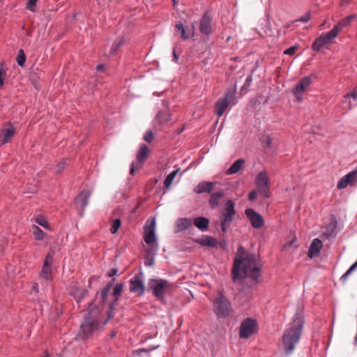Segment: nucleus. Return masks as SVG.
Segmentation results:
<instances>
[{
  "label": "nucleus",
  "instance_id": "30",
  "mask_svg": "<svg viewBox=\"0 0 357 357\" xmlns=\"http://www.w3.org/2000/svg\"><path fill=\"white\" fill-rule=\"evenodd\" d=\"M192 221L190 218H178L176 220L177 231L185 230L191 227Z\"/></svg>",
  "mask_w": 357,
  "mask_h": 357
},
{
  "label": "nucleus",
  "instance_id": "33",
  "mask_svg": "<svg viewBox=\"0 0 357 357\" xmlns=\"http://www.w3.org/2000/svg\"><path fill=\"white\" fill-rule=\"evenodd\" d=\"M159 345H153L149 347L148 349H139L133 351L135 357H141L143 354H149V352L159 348Z\"/></svg>",
  "mask_w": 357,
  "mask_h": 357
},
{
  "label": "nucleus",
  "instance_id": "6",
  "mask_svg": "<svg viewBox=\"0 0 357 357\" xmlns=\"http://www.w3.org/2000/svg\"><path fill=\"white\" fill-rule=\"evenodd\" d=\"M213 311L218 319H225L231 314V305L222 292H218L213 301Z\"/></svg>",
  "mask_w": 357,
  "mask_h": 357
},
{
  "label": "nucleus",
  "instance_id": "13",
  "mask_svg": "<svg viewBox=\"0 0 357 357\" xmlns=\"http://www.w3.org/2000/svg\"><path fill=\"white\" fill-rule=\"evenodd\" d=\"M155 220L153 218L149 222V220H147L144 227V240L147 244H153L155 241Z\"/></svg>",
  "mask_w": 357,
  "mask_h": 357
},
{
  "label": "nucleus",
  "instance_id": "36",
  "mask_svg": "<svg viewBox=\"0 0 357 357\" xmlns=\"http://www.w3.org/2000/svg\"><path fill=\"white\" fill-rule=\"evenodd\" d=\"M33 233L36 240H43L45 236V232L38 226H33Z\"/></svg>",
  "mask_w": 357,
  "mask_h": 357
},
{
  "label": "nucleus",
  "instance_id": "34",
  "mask_svg": "<svg viewBox=\"0 0 357 357\" xmlns=\"http://www.w3.org/2000/svg\"><path fill=\"white\" fill-rule=\"evenodd\" d=\"M176 31L181 33V37L183 40H186L189 38L188 34L185 31V26L181 22H176L175 24Z\"/></svg>",
  "mask_w": 357,
  "mask_h": 357
},
{
  "label": "nucleus",
  "instance_id": "24",
  "mask_svg": "<svg viewBox=\"0 0 357 357\" xmlns=\"http://www.w3.org/2000/svg\"><path fill=\"white\" fill-rule=\"evenodd\" d=\"M149 152L150 151L148 146L144 144H142L137 153L138 162L143 164L146 160Z\"/></svg>",
  "mask_w": 357,
  "mask_h": 357
},
{
  "label": "nucleus",
  "instance_id": "10",
  "mask_svg": "<svg viewBox=\"0 0 357 357\" xmlns=\"http://www.w3.org/2000/svg\"><path fill=\"white\" fill-rule=\"evenodd\" d=\"M142 278L143 273H139L138 274L135 275V276L130 280L129 289L130 292L137 294L139 296H142L144 294L145 285L143 282Z\"/></svg>",
  "mask_w": 357,
  "mask_h": 357
},
{
  "label": "nucleus",
  "instance_id": "55",
  "mask_svg": "<svg viewBox=\"0 0 357 357\" xmlns=\"http://www.w3.org/2000/svg\"><path fill=\"white\" fill-rule=\"evenodd\" d=\"M271 144H272V139L271 138V137L269 136H267L266 137V145L267 147H270L271 146Z\"/></svg>",
  "mask_w": 357,
  "mask_h": 357
},
{
  "label": "nucleus",
  "instance_id": "11",
  "mask_svg": "<svg viewBox=\"0 0 357 357\" xmlns=\"http://www.w3.org/2000/svg\"><path fill=\"white\" fill-rule=\"evenodd\" d=\"M315 77V75L306 76L301 79L296 86L293 89V93L295 97L298 100H302L303 95L306 89L312 84V77Z\"/></svg>",
  "mask_w": 357,
  "mask_h": 357
},
{
  "label": "nucleus",
  "instance_id": "15",
  "mask_svg": "<svg viewBox=\"0 0 357 357\" xmlns=\"http://www.w3.org/2000/svg\"><path fill=\"white\" fill-rule=\"evenodd\" d=\"M234 92L227 93L224 98L219 100L215 105V114L218 116H222L227 108L229 107L231 101L234 99Z\"/></svg>",
  "mask_w": 357,
  "mask_h": 357
},
{
  "label": "nucleus",
  "instance_id": "40",
  "mask_svg": "<svg viewBox=\"0 0 357 357\" xmlns=\"http://www.w3.org/2000/svg\"><path fill=\"white\" fill-rule=\"evenodd\" d=\"M349 181L346 178L345 176H343L340 178V180L337 182V188L340 190L344 189L349 185Z\"/></svg>",
  "mask_w": 357,
  "mask_h": 357
},
{
  "label": "nucleus",
  "instance_id": "37",
  "mask_svg": "<svg viewBox=\"0 0 357 357\" xmlns=\"http://www.w3.org/2000/svg\"><path fill=\"white\" fill-rule=\"evenodd\" d=\"M16 61L18 66L22 67L26 61V56L22 49H20L18 52V54L16 58Z\"/></svg>",
  "mask_w": 357,
  "mask_h": 357
},
{
  "label": "nucleus",
  "instance_id": "42",
  "mask_svg": "<svg viewBox=\"0 0 357 357\" xmlns=\"http://www.w3.org/2000/svg\"><path fill=\"white\" fill-rule=\"evenodd\" d=\"M66 167V160L65 159H62V160L59 162L56 165V173L57 174H60Z\"/></svg>",
  "mask_w": 357,
  "mask_h": 357
},
{
  "label": "nucleus",
  "instance_id": "26",
  "mask_svg": "<svg viewBox=\"0 0 357 357\" xmlns=\"http://www.w3.org/2000/svg\"><path fill=\"white\" fill-rule=\"evenodd\" d=\"M337 227V222L335 220H332L328 225L324 227V231H323V235L328 238L330 237L335 236V229Z\"/></svg>",
  "mask_w": 357,
  "mask_h": 357
},
{
  "label": "nucleus",
  "instance_id": "32",
  "mask_svg": "<svg viewBox=\"0 0 357 357\" xmlns=\"http://www.w3.org/2000/svg\"><path fill=\"white\" fill-rule=\"evenodd\" d=\"M124 43L125 40L123 38H116L112 43V45L110 48V54H115L118 52L119 48L124 44Z\"/></svg>",
  "mask_w": 357,
  "mask_h": 357
},
{
  "label": "nucleus",
  "instance_id": "64",
  "mask_svg": "<svg viewBox=\"0 0 357 357\" xmlns=\"http://www.w3.org/2000/svg\"><path fill=\"white\" fill-rule=\"evenodd\" d=\"M349 1V0H342V4L347 3Z\"/></svg>",
  "mask_w": 357,
  "mask_h": 357
},
{
  "label": "nucleus",
  "instance_id": "9",
  "mask_svg": "<svg viewBox=\"0 0 357 357\" xmlns=\"http://www.w3.org/2000/svg\"><path fill=\"white\" fill-rule=\"evenodd\" d=\"M255 183L259 192L264 197H269V178L265 171L260 172L256 176Z\"/></svg>",
  "mask_w": 357,
  "mask_h": 357
},
{
  "label": "nucleus",
  "instance_id": "63",
  "mask_svg": "<svg viewBox=\"0 0 357 357\" xmlns=\"http://www.w3.org/2000/svg\"><path fill=\"white\" fill-rule=\"evenodd\" d=\"M174 6H176L178 4V1L176 0H172Z\"/></svg>",
  "mask_w": 357,
  "mask_h": 357
},
{
  "label": "nucleus",
  "instance_id": "16",
  "mask_svg": "<svg viewBox=\"0 0 357 357\" xmlns=\"http://www.w3.org/2000/svg\"><path fill=\"white\" fill-rule=\"evenodd\" d=\"M211 17L208 13H205L199 21V32L204 36H209L213 33V29L211 26Z\"/></svg>",
  "mask_w": 357,
  "mask_h": 357
},
{
  "label": "nucleus",
  "instance_id": "8",
  "mask_svg": "<svg viewBox=\"0 0 357 357\" xmlns=\"http://www.w3.org/2000/svg\"><path fill=\"white\" fill-rule=\"evenodd\" d=\"M257 321L251 318L245 319L241 323L239 328V335L241 338L250 337L256 331Z\"/></svg>",
  "mask_w": 357,
  "mask_h": 357
},
{
  "label": "nucleus",
  "instance_id": "20",
  "mask_svg": "<svg viewBox=\"0 0 357 357\" xmlns=\"http://www.w3.org/2000/svg\"><path fill=\"white\" fill-rule=\"evenodd\" d=\"M354 18L355 15H351L342 19L336 25L333 26V28L331 30L337 36L338 33L341 31V30L348 26L352 22Z\"/></svg>",
  "mask_w": 357,
  "mask_h": 357
},
{
  "label": "nucleus",
  "instance_id": "57",
  "mask_svg": "<svg viewBox=\"0 0 357 357\" xmlns=\"http://www.w3.org/2000/svg\"><path fill=\"white\" fill-rule=\"evenodd\" d=\"M32 291L35 292H38V285L36 282H34L32 285Z\"/></svg>",
  "mask_w": 357,
  "mask_h": 357
},
{
  "label": "nucleus",
  "instance_id": "52",
  "mask_svg": "<svg viewBox=\"0 0 357 357\" xmlns=\"http://www.w3.org/2000/svg\"><path fill=\"white\" fill-rule=\"evenodd\" d=\"M257 190H252L248 195V199L250 201H254L257 197Z\"/></svg>",
  "mask_w": 357,
  "mask_h": 357
},
{
  "label": "nucleus",
  "instance_id": "41",
  "mask_svg": "<svg viewBox=\"0 0 357 357\" xmlns=\"http://www.w3.org/2000/svg\"><path fill=\"white\" fill-rule=\"evenodd\" d=\"M349 181V183L351 185L354 184L355 179L357 176V169L356 170H354L347 175L344 176Z\"/></svg>",
  "mask_w": 357,
  "mask_h": 357
},
{
  "label": "nucleus",
  "instance_id": "25",
  "mask_svg": "<svg viewBox=\"0 0 357 357\" xmlns=\"http://www.w3.org/2000/svg\"><path fill=\"white\" fill-rule=\"evenodd\" d=\"M234 216L221 213L220 227L223 232H227L233 221Z\"/></svg>",
  "mask_w": 357,
  "mask_h": 357
},
{
  "label": "nucleus",
  "instance_id": "31",
  "mask_svg": "<svg viewBox=\"0 0 357 357\" xmlns=\"http://www.w3.org/2000/svg\"><path fill=\"white\" fill-rule=\"evenodd\" d=\"M222 213L225 214H228L229 215L234 216L236 214L234 202L231 199L227 200L225 204V207Z\"/></svg>",
  "mask_w": 357,
  "mask_h": 357
},
{
  "label": "nucleus",
  "instance_id": "21",
  "mask_svg": "<svg viewBox=\"0 0 357 357\" xmlns=\"http://www.w3.org/2000/svg\"><path fill=\"white\" fill-rule=\"evenodd\" d=\"M215 183L211 181L200 182L195 189V192L197 194H202L204 192L211 193L213 189Z\"/></svg>",
  "mask_w": 357,
  "mask_h": 357
},
{
  "label": "nucleus",
  "instance_id": "19",
  "mask_svg": "<svg viewBox=\"0 0 357 357\" xmlns=\"http://www.w3.org/2000/svg\"><path fill=\"white\" fill-rule=\"evenodd\" d=\"M322 245H323L321 240L319 238H314L310 245L307 256L310 259L318 257L321 252Z\"/></svg>",
  "mask_w": 357,
  "mask_h": 357
},
{
  "label": "nucleus",
  "instance_id": "59",
  "mask_svg": "<svg viewBox=\"0 0 357 357\" xmlns=\"http://www.w3.org/2000/svg\"><path fill=\"white\" fill-rule=\"evenodd\" d=\"M195 24H196V22H194L192 23V25H191V31H192V36H194V33H195Z\"/></svg>",
  "mask_w": 357,
  "mask_h": 357
},
{
  "label": "nucleus",
  "instance_id": "28",
  "mask_svg": "<svg viewBox=\"0 0 357 357\" xmlns=\"http://www.w3.org/2000/svg\"><path fill=\"white\" fill-rule=\"evenodd\" d=\"M222 191L214 192L211 195L209 204L211 208H215L219 206V199L224 196Z\"/></svg>",
  "mask_w": 357,
  "mask_h": 357
},
{
  "label": "nucleus",
  "instance_id": "51",
  "mask_svg": "<svg viewBox=\"0 0 357 357\" xmlns=\"http://www.w3.org/2000/svg\"><path fill=\"white\" fill-rule=\"evenodd\" d=\"M119 270L116 268H114L109 270V271L107 273V277L112 278L114 275H116L118 273Z\"/></svg>",
  "mask_w": 357,
  "mask_h": 357
},
{
  "label": "nucleus",
  "instance_id": "12",
  "mask_svg": "<svg viewBox=\"0 0 357 357\" xmlns=\"http://www.w3.org/2000/svg\"><path fill=\"white\" fill-rule=\"evenodd\" d=\"M245 214L250 220L251 225L255 229H259L263 227L264 220L263 217L252 208H247Z\"/></svg>",
  "mask_w": 357,
  "mask_h": 357
},
{
  "label": "nucleus",
  "instance_id": "48",
  "mask_svg": "<svg viewBox=\"0 0 357 357\" xmlns=\"http://www.w3.org/2000/svg\"><path fill=\"white\" fill-rule=\"evenodd\" d=\"M245 255L243 248L242 246H239L237 250V257L236 258H240L241 257L244 258Z\"/></svg>",
  "mask_w": 357,
  "mask_h": 357
},
{
  "label": "nucleus",
  "instance_id": "29",
  "mask_svg": "<svg viewBox=\"0 0 357 357\" xmlns=\"http://www.w3.org/2000/svg\"><path fill=\"white\" fill-rule=\"evenodd\" d=\"M155 120L160 125H163L171 120V114L169 111H160L155 117Z\"/></svg>",
  "mask_w": 357,
  "mask_h": 357
},
{
  "label": "nucleus",
  "instance_id": "61",
  "mask_svg": "<svg viewBox=\"0 0 357 357\" xmlns=\"http://www.w3.org/2000/svg\"><path fill=\"white\" fill-rule=\"evenodd\" d=\"M116 331L112 330V331L110 332L109 337H110V338H114V337H116Z\"/></svg>",
  "mask_w": 357,
  "mask_h": 357
},
{
  "label": "nucleus",
  "instance_id": "14",
  "mask_svg": "<svg viewBox=\"0 0 357 357\" xmlns=\"http://www.w3.org/2000/svg\"><path fill=\"white\" fill-rule=\"evenodd\" d=\"M54 261L53 255L48 253L44 259L43 266L40 273L42 278L46 280H52V266Z\"/></svg>",
  "mask_w": 357,
  "mask_h": 357
},
{
  "label": "nucleus",
  "instance_id": "22",
  "mask_svg": "<svg viewBox=\"0 0 357 357\" xmlns=\"http://www.w3.org/2000/svg\"><path fill=\"white\" fill-rule=\"evenodd\" d=\"M197 243L202 245L207 246L209 248H216L218 245V241L216 238L209 236H203L202 238H199L197 241Z\"/></svg>",
  "mask_w": 357,
  "mask_h": 357
},
{
  "label": "nucleus",
  "instance_id": "2",
  "mask_svg": "<svg viewBox=\"0 0 357 357\" xmlns=\"http://www.w3.org/2000/svg\"><path fill=\"white\" fill-rule=\"evenodd\" d=\"M115 278L109 281L100 291V300L98 304L102 309H105V313L107 316V320L112 319L115 314V308L119 304V301L123 290V284L118 283L114 287L112 294L110 290L114 285Z\"/></svg>",
  "mask_w": 357,
  "mask_h": 357
},
{
  "label": "nucleus",
  "instance_id": "60",
  "mask_svg": "<svg viewBox=\"0 0 357 357\" xmlns=\"http://www.w3.org/2000/svg\"><path fill=\"white\" fill-rule=\"evenodd\" d=\"M104 68H105V66L103 64H99L96 66V70L100 71V70H103Z\"/></svg>",
  "mask_w": 357,
  "mask_h": 357
},
{
  "label": "nucleus",
  "instance_id": "43",
  "mask_svg": "<svg viewBox=\"0 0 357 357\" xmlns=\"http://www.w3.org/2000/svg\"><path fill=\"white\" fill-rule=\"evenodd\" d=\"M144 140L150 143L153 140V135L151 130H147L143 137Z\"/></svg>",
  "mask_w": 357,
  "mask_h": 357
},
{
  "label": "nucleus",
  "instance_id": "49",
  "mask_svg": "<svg viewBox=\"0 0 357 357\" xmlns=\"http://www.w3.org/2000/svg\"><path fill=\"white\" fill-rule=\"evenodd\" d=\"M6 70L2 68L0 69V89H1L3 86V79L6 76Z\"/></svg>",
  "mask_w": 357,
  "mask_h": 357
},
{
  "label": "nucleus",
  "instance_id": "54",
  "mask_svg": "<svg viewBox=\"0 0 357 357\" xmlns=\"http://www.w3.org/2000/svg\"><path fill=\"white\" fill-rule=\"evenodd\" d=\"M252 81V75H249V76L247 77L246 80H245V84H244L243 87H245V86H249L251 84Z\"/></svg>",
  "mask_w": 357,
  "mask_h": 357
},
{
  "label": "nucleus",
  "instance_id": "56",
  "mask_svg": "<svg viewBox=\"0 0 357 357\" xmlns=\"http://www.w3.org/2000/svg\"><path fill=\"white\" fill-rule=\"evenodd\" d=\"M349 275V274H347V272H346L344 274H343V275L341 276V278H340V280H341L342 282H346Z\"/></svg>",
  "mask_w": 357,
  "mask_h": 357
},
{
  "label": "nucleus",
  "instance_id": "45",
  "mask_svg": "<svg viewBox=\"0 0 357 357\" xmlns=\"http://www.w3.org/2000/svg\"><path fill=\"white\" fill-rule=\"evenodd\" d=\"M154 264V257L146 256L144 259V265L146 266H151Z\"/></svg>",
  "mask_w": 357,
  "mask_h": 357
},
{
  "label": "nucleus",
  "instance_id": "5",
  "mask_svg": "<svg viewBox=\"0 0 357 357\" xmlns=\"http://www.w3.org/2000/svg\"><path fill=\"white\" fill-rule=\"evenodd\" d=\"M172 284L165 279H149L148 281L149 289L152 291L153 296L162 303L165 301V295L168 292Z\"/></svg>",
  "mask_w": 357,
  "mask_h": 357
},
{
  "label": "nucleus",
  "instance_id": "1",
  "mask_svg": "<svg viewBox=\"0 0 357 357\" xmlns=\"http://www.w3.org/2000/svg\"><path fill=\"white\" fill-rule=\"evenodd\" d=\"M260 269L256 255L248 253L244 258H235L231 272L232 280L236 282L248 277L257 282L261 276Z\"/></svg>",
  "mask_w": 357,
  "mask_h": 357
},
{
  "label": "nucleus",
  "instance_id": "38",
  "mask_svg": "<svg viewBox=\"0 0 357 357\" xmlns=\"http://www.w3.org/2000/svg\"><path fill=\"white\" fill-rule=\"evenodd\" d=\"M34 221L44 228H48V222L42 215H38L34 218Z\"/></svg>",
  "mask_w": 357,
  "mask_h": 357
},
{
  "label": "nucleus",
  "instance_id": "17",
  "mask_svg": "<svg viewBox=\"0 0 357 357\" xmlns=\"http://www.w3.org/2000/svg\"><path fill=\"white\" fill-rule=\"evenodd\" d=\"M90 192L89 190H82L76 197L75 204L77 207L81 208L80 215H83L84 208L89 204Z\"/></svg>",
  "mask_w": 357,
  "mask_h": 357
},
{
  "label": "nucleus",
  "instance_id": "4",
  "mask_svg": "<svg viewBox=\"0 0 357 357\" xmlns=\"http://www.w3.org/2000/svg\"><path fill=\"white\" fill-rule=\"evenodd\" d=\"M100 313V310L96 307L93 303H90L88 315L85 317L84 320L80 326L78 335L82 340H86L93 336L94 334L100 331L103 326H105L109 320L107 318L102 323L98 319Z\"/></svg>",
  "mask_w": 357,
  "mask_h": 357
},
{
  "label": "nucleus",
  "instance_id": "35",
  "mask_svg": "<svg viewBox=\"0 0 357 357\" xmlns=\"http://www.w3.org/2000/svg\"><path fill=\"white\" fill-rule=\"evenodd\" d=\"M179 170H180L179 168L176 170H174L173 172H172L170 174H169L167 176V177L165 178V179L164 181V185L166 188H169L170 187V185L172 183V181H174L175 176H176V174H178Z\"/></svg>",
  "mask_w": 357,
  "mask_h": 357
},
{
  "label": "nucleus",
  "instance_id": "62",
  "mask_svg": "<svg viewBox=\"0 0 357 357\" xmlns=\"http://www.w3.org/2000/svg\"><path fill=\"white\" fill-rule=\"evenodd\" d=\"M173 56H174V61L175 62H177L178 61V56H177V55L176 54L175 50H173Z\"/></svg>",
  "mask_w": 357,
  "mask_h": 357
},
{
  "label": "nucleus",
  "instance_id": "58",
  "mask_svg": "<svg viewBox=\"0 0 357 357\" xmlns=\"http://www.w3.org/2000/svg\"><path fill=\"white\" fill-rule=\"evenodd\" d=\"M135 171V163L132 162L131 165H130V174H134Z\"/></svg>",
  "mask_w": 357,
  "mask_h": 357
},
{
  "label": "nucleus",
  "instance_id": "44",
  "mask_svg": "<svg viewBox=\"0 0 357 357\" xmlns=\"http://www.w3.org/2000/svg\"><path fill=\"white\" fill-rule=\"evenodd\" d=\"M310 17H311L310 12H307L304 15H303L300 18L297 19L296 20V22H301L306 23L310 20Z\"/></svg>",
  "mask_w": 357,
  "mask_h": 357
},
{
  "label": "nucleus",
  "instance_id": "46",
  "mask_svg": "<svg viewBox=\"0 0 357 357\" xmlns=\"http://www.w3.org/2000/svg\"><path fill=\"white\" fill-rule=\"evenodd\" d=\"M345 99H348L349 98H353L354 100H357V90H354L349 93H346L344 96Z\"/></svg>",
  "mask_w": 357,
  "mask_h": 357
},
{
  "label": "nucleus",
  "instance_id": "27",
  "mask_svg": "<svg viewBox=\"0 0 357 357\" xmlns=\"http://www.w3.org/2000/svg\"><path fill=\"white\" fill-rule=\"evenodd\" d=\"M245 163V160L240 158L237 160H236L231 166L226 171L227 175H231L236 174L239 172L241 169H242L243 165Z\"/></svg>",
  "mask_w": 357,
  "mask_h": 357
},
{
  "label": "nucleus",
  "instance_id": "53",
  "mask_svg": "<svg viewBox=\"0 0 357 357\" xmlns=\"http://www.w3.org/2000/svg\"><path fill=\"white\" fill-rule=\"evenodd\" d=\"M357 268V261L354 263L350 268L347 271V274H351L354 270H355Z\"/></svg>",
  "mask_w": 357,
  "mask_h": 357
},
{
  "label": "nucleus",
  "instance_id": "23",
  "mask_svg": "<svg viewBox=\"0 0 357 357\" xmlns=\"http://www.w3.org/2000/svg\"><path fill=\"white\" fill-rule=\"evenodd\" d=\"M193 223L200 231H205L208 229L209 220L207 218L199 216L194 219Z\"/></svg>",
  "mask_w": 357,
  "mask_h": 357
},
{
  "label": "nucleus",
  "instance_id": "18",
  "mask_svg": "<svg viewBox=\"0 0 357 357\" xmlns=\"http://www.w3.org/2000/svg\"><path fill=\"white\" fill-rule=\"evenodd\" d=\"M15 133V128L9 124L8 128L0 130V146L8 142Z\"/></svg>",
  "mask_w": 357,
  "mask_h": 357
},
{
  "label": "nucleus",
  "instance_id": "47",
  "mask_svg": "<svg viewBox=\"0 0 357 357\" xmlns=\"http://www.w3.org/2000/svg\"><path fill=\"white\" fill-rule=\"evenodd\" d=\"M297 48H298L297 46H291V47H289L288 49L285 50L284 52V54H287V55H292L295 53Z\"/></svg>",
  "mask_w": 357,
  "mask_h": 357
},
{
  "label": "nucleus",
  "instance_id": "3",
  "mask_svg": "<svg viewBox=\"0 0 357 357\" xmlns=\"http://www.w3.org/2000/svg\"><path fill=\"white\" fill-rule=\"evenodd\" d=\"M303 317L300 312H297L293 317L289 327L284 331L282 337V344L287 355H289L294 350L295 346L298 343L303 326Z\"/></svg>",
  "mask_w": 357,
  "mask_h": 357
},
{
  "label": "nucleus",
  "instance_id": "50",
  "mask_svg": "<svg viewBox=\"0 0 357 357\" xmlns=\"http://www.w3.org/2000/svg\"><path fill=\"white\" fill-rule=\"evenodd\" d=\"M36 2L37 0H29L26 8L30 10H33V7L36 6Z\"/></svg>",
  "mask_w": 357,
  "mask_h": 357
},
{
  "label": "nucleus",
  "instance_id": "7",
  "mask_svg": "<svg viewBox=\"0 0 357 357\" xmlns=\"http://www.w3.org/2000/svg\"><path fill=\"white\" fill-rule=\"evenodd\" d=\"M337 37L335 33L331 30L327 33H321L313 42L312 48L316 52H319L324 46L333 43V40Z\"/></svg>",
  "mask_w": 357,
  "mask_h": 357
},
{
  "label": "nucleus",
  "instance_id": "39",
  "mask_svg": "<svg viewBox=\"0 0 357 357\" xmlns=\"http://www.w3.org/2000/svg\"><path fill=\"white\" fill-rule=\"evenodd\" d=\"M121 224V220L117 218L113 220L112 225L110 228V231L112 234H115L118 231Z\"/></svg>",
  "mask_w": 357,
  "mask_h": 357
}]
</instances>
